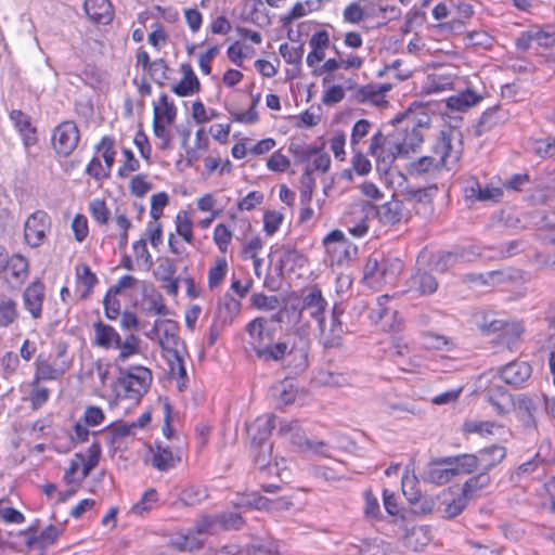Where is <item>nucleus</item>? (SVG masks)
<instances>
[{
	"label": "nucleus",
	"instance_id": "bb28decb",
	"mask_svg": "<svg viewBox=\"0 0 555 555\" xmlns=\"http://www.w3.org/2000/svg\"><path fill=\"white\" fill-rule=\"evenodd\" d=\"M380 409L384 413L397 418L417 413L414 404L396 395L384 396L380 400Z\"/></svg>",
	"mask_w": 555,
	"mask_h": 555
},
{
	"label": "nucleus",
	"instance_id": "774afa93",
	"mask_svg": "<svg viewBox=\"0 0 555 555\" xmlns=\"http://www.w3.org/2000/svg\"><path fill=\"white\" fill-rule=\"evenodd\" d=\"M86 173L93 178L95 181H103L107 179L111 173L107 166H104L100 157H93L86 167Z\"/></svg>",
	"mask_w": 555,
	"mask_h": 555
},
{
	"label": "nucleus",
	"instance_id": "6e6d98bb",
	"mask_svg": "<svg viewBox=\"0 0 555 555\" xmlns=\"http://www.w3.org/2000/svg\"><path fill=\"white\" fill-rule=\"evenodd\" d=\"M488 401L494 408L498 414L507 413L514 405L512 396L505 390H500L498 393H488Z\"/></svg>",
	"mask_w": 555,
	"mask_h": 555
},
{
	"label": "nucleus",
	"instance_id": "1a4fd4ad",
	"mask_svg": "<svg viewBox=\"0 0 555 555\" xmlns=\"http://www.w3.org/2000/svg\"><path fill=\"white\" fill-rule=\"evenodd\" d=\"M72 360L67 356V345L60 343L55 349V358L51 362L46 356L39 354L35 362V376L31 385L41 380H55L70 367Z\"/></svg>",
	"mask_w": 555,
	"mask_h": 555
},
{
	"label": "nucleus",
	"instance_id": "f3484780",
	"mask_svg": "<svg viewBox=\"0 0 555 555\" xmlns=\"http://www.w3.org/2000/svg\"><path fill=\"white\" fill-rule=\"evenodd\" d=\"M235 504L240 507L268 511H284L288 509L293 505L291 499L286 495L269 499L258 495L257 493L246 494L242 496Z\"/></svg>",
	"mask_w": 555,
	"mask_h": 555
},
{
	"label": "nucleus",
	"instance_id": "aec40b11",
	"mask_svg": "<svg viewBox=\"0 0 555 555\" xmlns=\"http://www.w3.org/2000/svg\"><path fill=\"white\" fill-rule=\"evenodd\" d=\"M339 317L340 312L334 309L328 324L325 319L318 324L320 330V341L326 348L338 346L340 343L345 331Z\"/></svg>",
	"mask_w": 555,
	"mask_h": 555
},
{
	"label": "nucleus",
	"instance_id": "2eb2a0df",
	"mask_svg": "<svg viewBox=\"0 0 555 555\" xmlns=\"http://www.w3.org/2000/svg\"><path fill=\"white\" fill-rule=\"evenodd\" d=\"M503 188L492 183L482 185L479 181L472 178L467 180L464 188V196L470 203H499L503 198Z\"/></svg>",
	"mask_w": 555,
	"mask_h": 555
},
{
	"label": "nucleus",
	"instance_id": "052dcab7",
	"mask_svg": "<svg viewBox=\"0 0 555 555\" xmlns=\"http://www.w3.org/2000/svg\"><path fill=\"white\" fill-rule=\"evenodd\" d=\"M96 150L101 153L104 162L103 165L107 166L108 172L111 173L116 157L114 141L108 137H104L96 145Z\"/></svg>",
	"mask_w": 555,
	"mask_h": 555
},
{
	"label": "nucleus",
	"instance_id": "f03ea898",
	"mask_svg": "<svg viewBox=\"0 0 555 555\" xmlns=\"http://www.w3.org/2000/svg\"><path fill=\"white\" fill-rule=\"evenodd\" d=\"M462 143L460 133L449 129L441 131L431 156H423L408 165V172L413 176L434 175L441 168L452 169L461 158Z\"/></svg>",
	"mask_w": 555,
	"mask_h": 555
},
{
	"label": "nucleus",
	"instance_id": "5fc2aeb1",
	"mask_svg": "<svg viewBox=\"0 0 555 555\" xmlns=\"http://www.w3.org/2000/svg\"><path fill=\"white\" fill-rule=\"evenodd\" d=\"M158 502V495L155 489L146 490L142 498L132 505V513L137 515H144L152 511Z\"/></svg>",
	"mask_w": 555,
	"mask_h": 555
},
{
	"label": "nucleus",
	"instance_id": "c85d7f7f",
	"mask_svg": "<svg viewBox=\"0 0 555 555\" xmlns=\"http://www.w3.org/2000/svg\"><path fill=\"white\" fill-rule=\"evenodd\" d=\"M377 217L383 224L393 225L403 220H408V212L403 208V203L399 199H391L376 209Z\"/></svg>",
	"mask_w": 555,
	"mask_h": 555
},
{
	"label": "nucleus",
	"instance_id": "338daca9",
	"mask_svg": "<svg viewBox=\"0 0 555 555\" xmlns=\"http://www.w3.org/2000/svg\"><path fill=\"white\" fill-rule=\"evenodd\" d=\"M92 218L100 224H106L109 219V210L103 199L94 198L89 204Z\"/></svg>",
	"mask_w": 555,
	"mask_h": 555
},
{
	"label": "nucleus",
	"instance_id": "09e8293b",
	"mask_svg": "<svg viewBox=\"0 0 555 555\" xmlns=\"http://www.w3.org/2000/svg\"><path fill=\"white\" fill-rule=\"evenodd\" d=\"M297 393L295 385L289 379L280 382L273 388V395L276 397L278 403L283 405L295 402Z\"/></svg>",
	"mask_w": 555,
	"mask_h": 555
},
{
	"label": "nucleus",
	"instance_id": "a878e982",
	"mask_svg": "<svg viewBox=\"0 0 555 555\" xmlns=\"http://www.w3.org/2000/svg\"><path fill=\"white\" fill-rule=\"evenodd\" d=\"M391 89L390 83H369L357 90L356 99L361 103L383 106L387 103L385 96Z\"/></svg>",
	"mask_w": 555,
	"mask_h": 555
},
{
	"label": "nucleus",
	"instance_id": "c9c22d12",
	"mask_svg": "<svg viewBox=\"0 0 555 555\" xmlns=\"http://www.w3.org/2000/svg\"><path fill=\"white\" fill-rule=\"evenodd\" d=\"M94 344L103 349L109 350L119 346L120 335L107 324L98 322L93 325Z\"/></svg>",
	"mask_w": 555,
	"mask_h": 555
},
{
	"label": "nucleus",
	"instance_id": "6e6552de",
	"mask_svg": "<svg viewBox=\"0 0 555 555\" xmlns=\"http://www.w3.org/2000/svg\"><path fill=\"white\" fill-rule=\"evenodd\" d=\"M367 153L375 162L377 170L387 171L398 157H401L395 131L385 134L376 131L370 139Z\"/></svg>",
	"mask_w": 555,
	"mask_h": 555
},
{
	"label": "nucleus",
	"instance_id": "a19ab883",
	"mask_svg": "<svg viewBox=\"0 0 555 555\" xmlns=\"http://www.w3.org/2000/svg\"><path fill=\"white\" fill-rule=\"evenodd\" d=\"M455 81L452 75L434 73L427 76L424 89L426 93H440L454 88Z\"/></svg>",
	"mask_w": 555,
	"mask_h": 555
},
{
	"label": "nucleus",
	"instance_id": "680f3d73",
	"mask_svg": "<svg viewBox=\"0 0 555 555\" xmlns=\"http://www.w3.org/2000/svg\"><path fill=\"white\" fill-rule=\"evenodd\" d=\"M312 164L306 167V175L310 176L312 171L326 172L331 166V158L322 147H317V153L312 156Z\"/></svg>",
	"mask_w": 555,
	"mask_h": 555
},
{
	"label": "nucleus",
	"instance_id": "c756f323",
	"mask_svg": "<svg viewBox=\"0 0 555 555\" xmlns=\"http://www.w3.org/2000/svg\"><path fill=\"white\" fill-rule=\"evenodd\" d=\"M275 417L272 414L258 416L247 426V435L254 443L260 444L266 441L274 428Z\"/></svg>",
	"mask_w": 555,
	"mask_h": 555
},
{
	"label": "nucleus",
	"instance_id": "f704fd0d",
	"mask_svg": "<svg viewBox=\"0 0 555 555\" xmlns=\"http://www.w3.org/2000/svg\"><path fill=\"white\" fill-rule=\"evenodd\" d=\"M503 426L491 421L467 420L462 426L464 434H477L482 438H489L500 435L503 431Z\"/></svg>",
	"mask_w": 555,
	"mask_h": 555
},
{
	"label": "nucleus",
	"instance_id": "a18cd8bd",
	"mask_svg": "<svg viewBox=\"0 0 555 555\" xmlns=\"http://www.w3.org/2000/svg\"><path fill=\"white\" fill-rule=\"evenodd\" d=\"M229 266L225 257H217L208 270L207 281L210 289L218 287L227 276Z\"/></svg>",
	"mask_w": 555,
	"mask_h": 555
},
{
	"label": "nucleus",
	"instance_id": "0e129e2a",
	"mask_svg": "<svg viewBox=\"0 0 555 555\" xmlns=\"http://www.w3.org/2000/svg\"><path fill=\"white\" fill-rule=\"evenodd\" d=\"M132 249L137 262L145 269H151L153 266V258L147 249L146 240L141 238L135 241L132 245Z\"/></svg>",
	"mask_w": 555,
	"mask_h": 555
},
{
	"label": "nucleus",
	"instance_id": "e2e57ef3",
	"mask_svg": "<svg viewBox=\"0 0 555 555\" xmlns=\"http://www.w3.org/2000/svg\"><path fill=\"white\" fill-rule=\"evenodd\" d=\"M528 42H535L544 48L555 47V31L550 29L530 30L527 33Z\"/></svg>",
	"mask_w": 555,
	"mask_h": 555
},
{
	"label": "nucleus",
	"instance_id": "a211bd4d",
	"mask_svg": "<svg viewBox=\"0 0 555 555\" xmlns=\"http://www.w3.org/2000/svg\"><path fill=\"white\" fill-rule=\"evenodd\" d=\"M142 300L141 309L147 314L166 317L170 313L168 307L164 302L163 295L155 288L153 284L141 283Z\"/></svg>",
	"mask_w": 555,
	"mask_h": 555
},
{
	"label": "nucleus",
	"instance_id": "7ed1b4c3",
	"mask_svg": "<svg viewBox=\"0 0 555 555\" xmlns=\"http://www.w3.org/2000/svg\"><path fill=\"white\" fill-rule=\"evenodd\" d=\"M154 337L158 340L169 365V373L178 380V388L181 391L184 387L186 371L183 363V343L178 335V323L171 320H156L152 330Z\"/></svg>",
	"mask_w": 555,
	"mask_h": 555
},
{
	"label": "nucleus",
	"instance_id": "79ce46f5",
	"mask_svg": "<svg viewBox=\"0 0 555 555\" xmlns=\"http://www.w3.org/2000/svg\"><path fill=\"white\" fill-rule=\"evenodd\" d=\"M140 339L138 336L133 334L127 335L124 339H119V346L116 347L119 351L118 356L115 358L116 366H121V363L126 362L131 357L138 354L140 352Z\"/></svg>",
	"mask_w": 555,
	"mask_h": 555
},
{
	"label": "nucleus",
	"instance_id": "9d476101",
	"mask_svg": "<svg viewBox=\"0 0 555 555\" xmlns=\"http://www.w3.org/2000/svg\"><path fill=\"white\" fill-rule=\"evenodd\" d=\"M52 220L44 210H36L29 215L24 223V241L31 247L43 245L51 232Z\"/></svg>",
	"mask_w": 555,
	"mask_h": 555
},
{
	"label": "nucleus",
	"instance_id": "72a5a7b5",
	"mask_svg": "<svg viewBox=\"0 0 555 555\" xmlns=\"http://www.w3.org/2000/svg\"><path fill=\"white\" fill-rule=\"evenodd\" d=\"M85 11L93 22L107 24L113 18V9L108 0H86Z\"/></svg>",
	"mask_w": 555,
	"mask_h": 555
},
{
	"label": "nucleus",
	"instance_id": "412c9836",
	"mask_svg": "<svg viewBox=\"0 0 555 555\" xmlns=\"http://www.w3.org/2000/svg\"><path fill=\"white\" fill-rule=\"evenodd\" d=\"M326 306V300L323 298L321 291L318 288H312L304 297L300 317H310L319 324L322 320H324Z\"/></svg>",
	"mask_w": 555,
	"mask_h": 555
},
{
	"label": "nucleus",
	"instance_id": "864d4df0",
	"mask_svg": "<svg viewBox=\"0 0 555 555\" xmlns=\"http://www.w3.org/2000/svg\"><path fill=\"white\" fill-rule=\"evenodd\" d=\"M317 147L318 146L302 141H293L288 146V151L295 157L296 162L306 163L317 153Z\"/></svg>",
	"mask_w": 555,
	"mask_h": 555
},
{
	"label": "nucleus",
	"instance_id": "58836bf2",
	"mask_svg": "<svg viewBox=\"0 0 555 555\" xmlns=\"http://www.w3.org/2000/svg\"><path fill=\"white\" fill-rule=\"evenodd\" d=\"M177 118V107L167 94H162L153 107V121L173 124Z\"/></svg>",
	"mask_w": 555,
	"mask_h": 555
},
{
	"label": "nucleus",
	"instance_id": "c03bdc74",
	"mask_svg": "<svg viewBox=\"0 0 555 555\" xmlns=\"http://www.w3.org/2000/svg\"><path fill=\"white\" fill-rule=\"evenodd\" d=\"M473 254L469 251L462 250L460 253H444L439 256L437 259L435 267L439 272H447L451 268L455 267L460 261H472Z\"/></svg>",
	"mask_w": 555,
	"mask_h": 555
},
{
	"label": "nucleus",
	"instance_id": "9b49d317",
	"mask_svg": "<svg viewBox=\"0 0 555 555\" xmlns=\"http://www.w3.org/2000/svg\"><path fill=\"white\" fill-rule=\"evenodd\" d=\"M323 245L331 266L348 262L357 251V247L340 230H334L326 234Z\"/></svg>",
	"mask_w": 555,
	"mask_h": 555
},
{
	"label": "nucleus",
	"instance_id": "e433bc0d",
	"mask_svg": "<svg viewBox=\"0 0 555 555\" xmlns=\"http://www.w3.org/2000/svg\"><path fill=\"white\" fill-rule=\"evenodd\" d=\"M481 100L482 96L480 94L470 88H466L464 91L449 96L447 99V106L451 111L465 112L468 108L477 105Z\"/></svg>",
	"mask_w": 555,
	"mask_h": 555
},
{
	"label": "nucleus",
	"instance_id": "13d9d810",
	"mask_svg": "<svg viewBox=\"0 0 555 555\" xmlns=\"http://www.w3.org/2000/svg\"><path fill=\"white\" fill-rule=\"evenodd\" d=\"M372 126V122L367 119H360L353 125L350 135V146L352 152H356V149H359L360 142L370 133Z\"/></svg>",
	"mask_w": 555,
	"mask_h": 555
},
{
	"label": "nucleus",
	"instance_id": "bf43d9fd",
	"mask_svg": "<svg viewBox=\"0 0 555 555\" xmlns=\"http://www.w3.org/2000/svg\"><path fill=\"white\" fill-rule=\"evenodd\" d=\"M429 542L427 530L424 527H413L405 535V545L417 551Z\"/></svg>",
	"mask_w": 555,
	"mask_h": 555
},
{
	"label": "nucleus",
	"instance_id": "f257e3e1",
	"mask_svg": "<svg viewBox=\"0 0 555 555\" xmlns=\"http://www.w3.org/2000/svg\"><path fill=\"white\" fill-rule=\"evenodd\" d=\"M249 343L256 356L268 362H281L294 373H300L308 366L309 339L302 335L288 334L274 341L272 322L266 318H256L246 325Z\"/></svg>",
	"mask_w": 555,
	"mask_h": 555
},
{
	"label": "nucleus",
	"instance_id": "b1692460",
	"mask_svg": "<svg viewBox=\"0 0 555 555\" xmlns=\"http://www.w3.org/2000/svg\"><path fill=\"white\" fill-rule=\"evenodd\" d=\"M532 370L528 362L513 361L500 370L501 378L508 385L520 386L529 379Z\"/></svg>",
	"mask_w": 555,
	"mask_h": 555
},
{
	"label": "nucleus",
	"instance_id": "423d86ee",
	"mask_svg": "<svg viewBox=\"0 0 555 555\" xmlns=\"http://www.w3.org/2000/svg\"><path fill=\"white\" fill-rule=\"evenodd\" d=\"M403 269L399 258L371 256L364 267V280L371 287H380L395 283Z\"/></svg>",
	"mask_w": 555,
	"mask_h": 555
},
{
	"label": "nucleus",
	"instance_id": "5701e85b",
	"mask_svg": "<svg viewBox=\"0 0 555 555\" xmlns=\"http://www.w3.org/2000/svg\"><path fill=\"white\" fill-rule=\"evenodd\" d=\"M10 119L26 147L37 143V130L31 122V118L26 113L20 109H13L10 113Z\"/></svg>",
	"mask_w": 555,
	"mask_h": 555
},
{
	"label": "nucleus",
	"instance_id": "6ab92c4d",
	"mask_svg": "<svg viewBox=\"0 0 555 555\" xmlns=\"http://www.w3.org/2000/svg\"><path fill=\"white\" fill-rule=\"evenodd\" d=\"M3 273L8 284L20 287L29 276L28 259L22 254L10 256Z\"/></svg>",
	"mask_w": 555,
	"mask_h": 555
},
{
	"label": "nucleus",
	"instance_id": "3c124183",
	"mask_svg": "<svg viewBox=\"0 0 555 555\" xmlns=\"http://www.w3.org/2000/svg\"><path fill=\"white\" fill-rule=\"evenodd\" d=\"M25 515L11 506L8 498L0 499V520L8 525H22L25 522Z\"/></svg>",
	"mask_w": 555,
	"mask_h": 555
},
{
	"label": "nucleus",
	"instance_id": "dca6fc26",
	"mask_svg": "<svg viewBox=\"0 0 555 555\" xmlns=\"http://www.w3.org/2000/svg\"><path fill=\"white\" fill-rule=\"evenodd\" d=\"M389 300L390 297L388 295L378 297L370 312L371 321L383 331H393L401 324V319L397 311L388 307Z\"/></svg>",
	"mask_w": 555,
	"mask_h": 555
},
{
	"label": "nucleus",
	"instance_id": "20e7f679",
	"mask_svg": "<svg viewBox=\"0 0 555 555\" xmlns=\"http://www.w3.org/2000/svg\"><path fill=\"white\" fill-rule=\"evenodd\" d=\"M118 376L112 384L115 400H130L138 403L149 391L153 380L150 369L143 365L118 366Z\"/></svg>",
	"mask_w": 555,
	"mask_h": 555
},
{
	"label": "nucleus",
	"instance_id": "603ef678",
	"mask_svg": "<svg viewBox=\"0 0 555 555\" xmlns=\"http://www.w3.org/2000/svg\"><path fill=\"white\" fill-rule=\"evenodd\" d=\"M402 492L411 503H415L421 498V491L418 489V480L414 474H411L408 469L402 476L401 480Z\"/></svg>",
	"mask_w": 555,
	"mask_h": 555
},
{
	"label": "nucleus",
	"instance_id": "49530a36",
	"mask_svg": "<svg viewBox=\"0 0 555 555\" xmlns=\"http://www.w3.org/2000/svg\"><path fill=\"white\" fill-rule=\"evenodd\" d=\"M18 318L17 304L14 299L2 296L0 298V326L9 327Z\"/></svg>",
	"mask_w": 555,
	"mask_h": 555
},
{
	"label": "nucleus",
	"instance_id": "4468645a",
	"mask_svg": "<svg viewBox=\"0 0 555 555\" xmlns=\"http://www.w3.org/2000/svg\"><path fill=\"white\" fill-rule=\"evenodd\" d=\"M44 300L46 285L39 279L30 282L22 293L23 307L35 321L42 318Z\"/></svg>",
	"mask_w": 555,
	"mask_h": 555
},
{
	"label": "nucleus",
	"instance_id": "de8ad7c7",
	"mask_svg": "<svg viewBox=\"0 0 555 555\" xmlns=\"http://www.w3.org/2000/svg\"><path fill=\"white\" fill-rule=\"evenodd\" d=\"M175 225L177 234L186 243L192 244L194 241L193 221L188 211H178L175 218Z\"/></svg>",
	"mask_w": 555,
	"mask_h": 555
},
{
	"label": "nucleus",
	"instance_id": "4d7b16f0",
	"mask_svg": "<svg viewBox=\"0 0 555 555\" xmlns=\"http://www.w3.org/2000/svg\"><path fill=\"white\" fill-rule=\"evenodd\" d=\"M232 237V231L225 224L219 223L215 227L212 240L222 254L228 251Z\"/></svg>",
	"mask_w": 555,
	"mask_h": 555
},
{
	"label": "nucleus",
	"instance_id": "473e14b6",
	"mask_svg": "<svg viewBox=\"0 0 555 555\" xmlns=\"http://www.w3.org/2000/svg\"><path fill=\"white\" fill-rule=\"evenodd\" d=\"M76 287L81 298H87L93 292L98 284L96 275L86 263L77 264L75 268Z\"/></svg>",
	"mask_w": 555,
	"mask_h": 555
},
{
	"label": "nucleus",
	"instance_id": "cd10ccee",
	"mask_svg": "<svg viewBox=\"0 0 555 555\" xmlns=\"http://www.w3.org/2000/svg\"><path fill=\"white\" fill-rule=\"evenodd\" d=\"M311 51L308 53L306 62L311 68L321 63L325 59L326 49L330 47V35L326 30L315 31L310 40Z\"/></svg>",
	"mask_w": 555,
	"mask_h": 555
},
{
	"label": "nucleus",
	"instance_id": "4c0bfd02",
	"mask_svg": "<svg viewBox=\"0 0 555 555\" xmlns=\"http://www.w3.org/2000/svg\"><path fill=\"white\" fill-rule=\"evenodd\" d=\"M454 478L451 465L447 459L431 464L424 475V480L435 485H444Z\"/></svg>",
	"mask_w": 555,
	"mask_h": 555
},
{
	"label": "nucleus",
	"instance_id": "8fccbe9b",
	"mask_svg": "<svg viewBox=\"0 0 555 555\" xmlns=\"http://www.w3.org/2000/svg\"><path fill=\"white\" fill-rule=\"evenodd\" d=\"M490 480L491 479L488 473L480 472V474H478L475 477H472L464 483L462 493L468 500L474 499L482 489L489 486Z\"/></svg>",
	"mask_w": 555,
	"mask_h": 555
},
{
	"label": "nucleus",
	"instance_id": "4be33fe9",
	"mask_svg": "<svg viewBox=\"0 0 555 555\" xmlns=\"http://www.w3.org/2000/svg\"><path fill=\"white\" fill-rule=\"evenodd\" d=\"M393 131L398 139L401 157L416 152L424 141L421 130L415 128V126H412L411 128L409 126L404 128H397Z\"/></svg>",
	"mask_w": 555,
	"mask_h": 555
},
{
	"label": "nucleus",
	"instance_id": "7c9ffc66",
	"mask_svg": "<svg viewBox=\"0 0 555 555\" xmlns=\"http://www.w3.org/2000/svg\"><path fill=\"white\" fill-rule=\"evenodd\" d=\"M182 78L172 86L171 91L178 96H190L199 91L201 83L194 74L190 64H182L181 67Z\"/></svg>",
	"mask_w": 555,
	"mask_h": 555
},
{
	"label": "nucleus",
	"instance_id": "2f4dec72",
	"mask_svg": "<svg viewBox=\"0 0 555 555\" xmlns=\"http://www.w3.org/2000/svg\"><path fill=\"white\" fill-rule=\"evenodd\" d=\"M476 455L478 468L488 473L500 464L506 456V450L502 446L493 444L481 449Z\"/></svg>",
	"mask_w": 555,
	"mask_h": 555
},
{
	"label": "nucleus",
	"instance_id": "39448f33",
	"mask_svg": "<svg viewBox=\"0 0 555 555\" xmlns=\"http://www.w3.org/2000/svg\"><path fill=\"white\" fill-rule=\"evenodd\" d=\"M219 527L217 516H202L193 529L186 532L177 531L170 535L169 543L181 552H193L204 545L205 538L216 532Z\"/></svg>",
	"mask_w": 555,
	"mask_h": 555
},
{
	"label": "nucleus",
	"instance_id": "37998d69",
	"mask_svg": "<svg viewBox=\"0 0 555 555\" xmlns=\"http://www.w3.org/2000/svg\"><path fill=\"white\" fill-rule=\"evenodd\" d=\"M447 463L451 465L454 477L470 474L478 468L475 454H462L456 457H448Z\"/></svg>",
	"mask_w": 555,
	"mask_h": 555
},
{
	"label": "nucleus",
	"instance_id": "ddd939ff",
	"mask_svg": "<svg viewBox=\"0 0 555 555\" xmlns=\"http://www.w3.org/2000/svg\"><path fill=\"white\" fill-rule=\"evenodd\" d=\"M280 434L288 438L304 452L326 455V443L324 441H312L307 439L298 421H282L280 424Z\"/></svg>",
	"mask_w": 555,
	"mask_h": 555
},
{
	"label": "nucleus",
	"instance_id": "69168bd1",
	"mask_svg": "<svg viewBox=\"0 0 555 555\" xmlns=\"http://www.w3.org/2000/svg\"><path fill=\"white\" fill-rule=\"evenodd\" d=\"M218 112L214 108H207L201 101L192 105V117L196 124H206L218 117Z\"/></svg>",
	"mask_w": 555,
	"mask_h": 555
},
{
	"label": "nucleus",
	"instance_id": "393cba45",
	"mask_svg": "<svg viewBox=\"0 0 555 555\" xmlns=\"http://www.w3.org/2000/svg\"><path fill=\"white\" fill-rule=\"evenodd\" d=\"M408 292L418 296H428L438 289L436 278L426 271H416L406 282Z\"/></svg>",
	"mask_w": 555,
	"mask_h": 555
},
{
	"label": "nucleus",
	"instance_id": "ea45409f",
	"mask_svg": "<svg viewBox=\"0 0 555 555\" xmlns=\"http://www.w3.org/2000/svg\"><path fill=\"white\" fill-rule=\"evenodd\" d=\"M178 462H180V457L173 454L169 448L156 446V448L152 450L151 463L153 467L158 470H168L175 467Z\"/></svg>",
	"mask_w": 555,
	"mask_h": 555
},
{
	"label": "nucleus",
	"instance_id": "f8f14e48",
	"mask_svg": "<svg viewBox=\"0 0 555 555\" xmlns=\"http://www.w3.org/2000/svg\"><path fill=\"white\" fill-rule=\"evenodd\" d=\"M80 140L79 130L74 121H63L52 131L51 145L59 156H69Z\"/></svg>",
	"mask_w": 555,
	"mask_h": 555
},
{
	"label": "nucleus",
	"instance_id": "0eeeda50",
	"mask_svg": "<svg viewBox=\"0 0 555 555\" xmlns=\"http://www.w3.org/2000/svg\"><path fill=\"white\" fill-rule=\"evenodd\" d=\"M100 456L101 447L99 443H92L86 453H76L74 455L64 474L65 482L73 487L67 495L74 494L76 489L89 476L90 472L98 466Z\"/></svg>",
	"mask_w": 555,
	"mask_h": 555
}]
</instances>
